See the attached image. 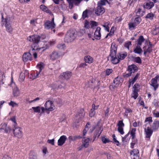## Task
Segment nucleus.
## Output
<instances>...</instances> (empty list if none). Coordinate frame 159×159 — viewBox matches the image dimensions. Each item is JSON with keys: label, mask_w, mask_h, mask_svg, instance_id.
<instances>
[{"label": "nucleus", "mask_w": 159, "mask_h": 159, "mask_svg": "<svg viewBox=\"0 0 159 159\" xmlns=\"http://www.w3.org/2000/svg\"><path fill=\"white\" fill-rule=\"evenodd\" d=\"M45 38V36L44 37H43L42 36L40 37L39 35H35L30 36L28 38V40L33 43L31 45L32 48L30 50V52L31 54H33L35 59L37 57V53L35 52V50L44 48L43 47L39 46L38 44L39 43H41V41L42 43H43L44 41L43 39Z\"/></svg>", "instance_id": "f257e3e1"}, {"label": "nucleus", "mask_w": 159, "mask_h": 159, "mask_svg": "<svg viewBox=\"0 0 159 159\" xmlns=\"http://www.w3.org/2000/svg\"><path fill=\"white\" fill-rule=\"evenodd\" d=\"M76 34L75 31L72 30H69L66 35L64 38L65 42L69 43L73 41L75 39Z\"/></svg>", "instance_id": "f03ea898"}, {"label": "nucleus", "mask_w": 159, "mask_h": 159, "mask_svg": "<svg viewBox=\"0 0 159 159\" xmlns=\"http://www.w3.org/2000/svg\"><path fill=\"white\" fill-rule=\"evenodd\" d=\"M21 128L18 126H16L13 127L12 130L14 136L18 138H20L22 137V134Z\"/></svg>", "instance_id": "7ed1b4c3"}, {"label": "nucleus", "mask_w": 159, "mask_h": 159, "mask_svg": "<svg viewBox=\"0 0 159 159\" xmlns=\"http://www.w3.org/2000/svg\"><path fill=\"white\" fill-rule=\"evenodd\" d=\"M44 106L45 110L49 111H52L55 109V107L53 102L51 101H47L46 102Z\"/></svg>", "instance_id": "20e7f679"}, {"label": "nucleus", "mask_w": 159, "mask_h": 159, "mask_svg": "<svg viewBox=\"0 0 159 159\" xmlns=\"http://www.w3.org/2000/svg\"><path fill=\"white\" fill-rule=\"evenodd\" d=\"M117 49V48L115 44L112 43L111 47L110 52L109 55L111 58L116 56Z\"/></svg>", "instance_id": "39448f33"}, {"label": "nucleus", "mask_w": 159, "mask_h": 159, "mask_svg": "<svg viewBox=\"0 0 159 159\" xmlns=\"http://www.w3.org/2000/svg\"><path fill=\"white\" fill-rule=\"evenodd\" d=\"M2 20L3 24H5V26L7 31L10 33L12 31V28L10 24H8L7 21L8 19L7 18L4 19L3 15H2Z\"/></svg>", "instance_id": "423d86ee"}, {"label": "nucleus", "mask_w": 159, "mask_h": 159, "mask_svg": "<svg viewBox=\"0 0 159 159\" xmlns=\"http://www.w3.org/2000/svg\"><path fill=\"white\" fill-rule=\"evenodd\" d=\"M11 130V128L7 126L6 123H3L0 125V130L6 133H8Z\"/></svg>", "instance_id": "0eeeda50"}, {"label": "nucleus", "mask_w": 159, "mask_h": 159, "mask_svg": "<svg viewBox=\"0 0 159 159\" xmlns=\"http://www.w3.org/2000/svg\"><path fill=\"white\" fill-rule=\"evenodd\" d=\"M131 157L132 159H139V151L136 149H134L130 152Z\"/></svg>", "instance_id": "6e6552de"}, {"label": "nucleus", "mask_w": 159, "mask_h": 159, "mask_svg": "<svg viewBox=\"0 0 159 159\" xmlns=\"http://www.w3.org/2000/svg\"><path fill=\"white\" fill-rule=\"evenodd\" d=\"M105 11L104 8L98 5L97 7L95 10V13L98 16L102 14Z\"/></svg>", "instance_id": "1a4fd4ad"}, {"label": "nucleus", "mask_w": 159, "mask_h": 159, "mask_svg": "<svg viewBox=\"0 0 159 159\" xmlns=\"http://www.w3.org/2000/svg\"><path fill=\"white\" fill-rule=\"evenodd\" d=\"M71 75V72L70 71H66L62 73L60 76V77L61 78L68 80L70 79Z\"/></svg>", "instance_id": "9d476101"}, {"label": "nucleus", "mask_w": 159, "mask_h": 159, "mask_svg": "<svg viewBox=\"0 0 159 159\" xmlns=\"http://www.w3.org/2000/svg\"><path fill=\"white\" fill-rule=\"evenodd\" d=\"M22 59L24 62H26L32 60V55L30 52L25 53L22 56Z\"/></svg>", "instance_id": "9b49d317"}, {"label": "nucleus", "mask_w": 159, "mask_h": 159, "mask_svg": "<svg viewBox=\"0 0 159 159\" xmlns=\"http://www.w3.org/2000/svg\"><path fill=\"white\" fill-rule=\"evenodd\" d=\"M138 70V67L134 64L129 65L127 68V70L131 73V74L137 71Z\"/></svg>", "instance_id": "f8f14e48"}, {"label": "nucleus", "mask_w": 159, "mask_h": 159, "mask_svg": "<svg viewBox=\"0 0 159 159\" xmlns=\"http://www.w3.org/2000/svg\"><path fill=\"white\" fill-rule=\"evenodd\" d=\"M101 28L99 27H98L94 33V38L97 39H100L101 34L100 33Z\"/></svg>", "instance_id": "ddd939ff"}, {"label": "nucleus", "mask_w": 159, "mask_h": 159, "mask_svg": "<svg viewBox=\"0 0 159 159\" xmlns=\"http://www.w3.org/2000/svg\"><path fill=\"white\" fill-rule=\"evenodd\" d=\"M102 131V128L100 127H99L94 132V136L93 137L94 139L93 140V141L96 138H98Z\"/></svg>", "instance_id": "4468645a"}, {"label": "nucleus", "mask_w": 159, "mask_h": 159, "mask_svg": "<svg viewBox=\"0 0 159 159\" xmlns=\"http://www.w3.org/2000/svg\"><path fill=\"white\" fill-rule=\"evenodd\" d=\"M45 28L48 29L50 28L52 29L55 27V24L54 22L48 21L46 22L45 24Z\"/></svg>", "instance_id": "2eb2a0df"}, {"label": "nucleus", "mask_w": 159, "mask_h": 159, "mask_svg": "<svg viewBox=\"0 0 159 159\" xmlns=\"http://www.w3.org/2000/svg\"><path fill=\"white\" fill-rule=\"evenodd\" d=\"M67 139L66 136L65 135L61 136L58 140V145L59 146H61L65 143Z\"/></svg>", "instance_id": "dca6fc26"}, {"label": "nucleus", "mask_w": 159, "mask_h": 159, "mask_svg": "<svg viewBox=\"0 0 159 159\" xmlns=\"http://www.w3.org/2000/svg\"><path fill=\"white\" fill-rule=\"evenodd\" d=\"M60 56V55L58 52L55 51H53L50 56V59L53 61L57 59Z\"/></svg>", "instance_id": "f3484780"}, {"label": "nucleus", "mask_w": 159, "mask_h": 159, "mask_svg": "<svg viewBox=\"0 0 159 159\" xmlns=\"http://www.w3.org/2000/svg\"><path fill=\"white\" fill-rule=\"evenodd\" d=\"M154 2L148 1L146 3L145 5H144V7L148 9H150L154 6Z\"/></svg>", "instance_id": "a211bd4d"}, {"label": "nucleus", "mask_w": 159, "mask_h": 159, "mask_svg": "<svg viewBox=\"0 0 159 159\" xmlns=\"http://www.w3.org/2000/svg\"><path fill=\"white\" fill-rule=\"evenodd\" d=\"M145 132L146 134V137L150 138L153 133V131L150 127H148L147 129H145Z\"/></svg>", "instance_id": "6ab92c4d"}, {"label": "nucleus", "mask_w": 159, "mask_h": 159, "mask_svg": "<svg viewBox=\"0 0 159 159\" xmlns=\"http://www.w3.org/2000/svg\"><path fill=\"white\" fill-rule=\"evenodd\" d=\"M37 67L38 69L39 70V72H38L37 71L36 75V78L37 77L38 75L41 71L44 68V64L43 62H40L39 63L37 66Z\"/></svg>", "instance_id": "aec40b11"}, {"label": "nucleus", "mask_w": 159, "mask_h": 159, "mask_svg": "<svg viewBox=\"0 0 159 159\" xmlns=\"http://www.w3.org/2000/svg\"><path fill=\"white\" fill-rule=\"evenodd\" d=\"M84 60L86 63L90 64L93 62V59L90 56L87 55L84 57Z\"/></svg>", "instance_id": "412c9836"}, {"label": "nucleus", "mask_w": 159, "mask_h": 159, "mask_svg": "<svg viewBox=\"0 0 159 159\" xmlns=\"http://www.w3.org/2000/svg\"><path fill=\"white\" fill-rule=\"evenodd\" d=\"M144 40L145 39L143 36H139L136 41L137 46L139 45V46H140Z\"/></svg>", "instance_id": "4be33fe9"}, {"label": "nucleus", "mask_w": 159, "mask_h": 159, "mask_svg": "<svg viewBox=\"0 0 159 159\" xmlns=\"http://www.w3.org/2000/svg\"><path fill=\"white\" fill-rule=\"evenodd\" d=\"M133 52L135 53H137L140 55L143 52V50L141 48L140 46L139 45L136 46L135 48L133 50Z\"/></svg>", "instance_id": "5701e85b"}, {"label": "nucleus", "mask_w": 159, "mask_h": 159, "mask_svg": "<svg viewBox=\"0 0 159 159\" xmlns=\"http://www.w3.org/2000/svg\"><path fill=\"white\" fill-rule=\"evenodd\" d=\"M40 8L43 11L47 13H51V11L44 5H41L40 6Z\"/></svg>", "instance_id": "b1692460"}, {"label": "nucleus", "mask_w": 159, "mask_h": 159, "mask_svg": "<svg viewBox=\"0 0 159 159\" xmlns=\"http://www.w3.org/2000/svg\"><path fill=\"white\" fill-rule=\"evenodd\" d=\"M151 85L153 86L155 90L158 87V84L157 83V81L154 78L151 80Z\"/></svg>", "instance_id": "393cba45"}, {"label": "nucleus", "mask_w": 159, "mask_h": 159, "mask_svg": "<svg viewBox=\"0 0 159 159\" xmlns=\"http://www.w3.org/2000/svg\"><path fill=\"white\" fill-rule=\"evenodd\" d=\"M159 127V121H154L152 126V128L153 130H157Z\"/></svg>", "instance_id": "a878e982"}, {"label": "nucleus", "mask_w": 159, "mask_h": 159, "mask_svg": "<svg viewBox=\"0 0 159 159\" xmlns=\"http://www.w3.org/2000/svg\"><path fill=\"white\" fill-rule=\"evenodd\" d=\"M90 140L89 138H86L85 137L84 138L82 141H83V144L85 148L88 147L89 145V141Z\"/></svg>", "instance_id": "bb28decb"}, {"label": "nucleus", "mask_w": 159, "mask_h": 159, "mask_svg": "<svg viewBox=\"0 0 159 159\" xmlns=\"http://www.w3.org/2000/svg\"><path fill=\"white\" fill-rule=\"evenodd\" d=\"M127 52L125 53H119L117 54L118 58L120 60H123L127 56Z\"/></svg>", "instance_id": "cd10ccee"}, {"label": "nucleus", "mask_w": 159, "mask_h": 159, "mask_svg": "<svg viewBox=\"0 0 159 159\" xmlns=\"http://www.w3.org/2000/svg\"><path fill=\"white\" fill-rule=\"evenodd\" d=\"M111 60L112 63L114 64H117L120 61V60L116 56L111 58Z\"/></svg>", "instance_id": "c85d7f7f"}, {"label": "nucleus", "mask_w": 159, "mask_h": 159, "mask_svg": "<svg viewBox=\"0 0 159 159\" xmlns=\"http://www.w3.org/2000/svg\"><path fill=\"white\" fill-rule=\"evenodd\" d=\"M121 80V78L117 77L115 78L113 80V84H116L117 86H119L120 82V80Z\"/></svg>", "instance_id": "c756f323"}, {"label": "nucleus", "mask_w": 159, "mask_h": 159, "mask_svg": "<svg viewBox=\"0 0 159 159\" xmlns=\"http://www.w3.org/2000/svg\"><path fill=\"white\" fill-rule=\"evenodd\" d=\"M152 34L156 35L159 33V26L157 25H155V28L153 30L152 32Z\"/></svg>", "instance_id": "7c9ffc66"}, {"label": "nucleus", "mask_w": 159, "mask_h": 159, "mask_svg": "<svg viewBox=\"0 0 159 159\" xmlns=\"http://www.w3.org/2000/svg\"><path fill=\"white\" fill-rule=\"evenodd\" d=\"M19 91L18 89L16 88H15L13 89V94L14 97H17L19 94Z\"/></svg>", "instance_id": "2f4dec72"}, {"label": "nucleus", "mask_w": 159, "mask_h": 159, "mask_svg": "<svg viewBox=\"0 0 159 159\" xmlns=\"http://www.w3.org/2000/svg\"><path fill=\"white\" fill-rule=\"evenodd\" d=\"M136 129L135 128H132L130 132V134L132 137V139H133L135 137V134Z\"/></svg>", "instance_id": "473e14b6"}, {"label": "nucleus", "mask_w": 159, "mask_h": 159, "mask_svg": "<svg viewBox=\"0 0 159 159\" xmlns=\"http://www.w3.org/2000/svg\"><path fill=\"white\" fill-rule=\"evenodd\" d=\"M140 86L139 84L136 83L133 86V91L138 92Z\"/></svg>", "instance_id": "72a5a7b5"}, {"label": "nucleus", "mask_w": 159, "mask_h": 159, "mask_svg": "<svg viewBox=\"0 0 159 159\" xmlns=\"http://www.w3.org/2000/svg\"><path fill=\"white\" fill-rule=\"evenodd\" d=\"M137 16L140 17L143 16L142 12L141 9L140 8H139L138 10H135Z\"/></svg>", "instance_id": "f704fd0d"}, {"label": "nucleus", "mask_w": 159, "mask_h": 159, "mask_svg": "<svg viewBox=\"0 0 159 159\" xmlns=\"http://www.w3.org/2000/svg\"><path fill=\"white\" fill-rule=\"evenodd\" d=\"M134 61L136 62L139 64H141L142 63V60L139 57H133Z\"/></svg>", "instance_id": "c9c22d12"}, {"label": "nucleus", "mask_w": 159, "mask_h": 159, "mask_svg": "<svg viewBox=\"0 0 159 159\" xmlns=\"http://www.w3.org/2000/svg\"><path fill=\"white\" fill-rule=\"evenodd\" d=\"M106 2H108V1L107 0H101L100 2H98V5L102 7L103 5H106Z\"/></svg>", "instance_id": "e433bc0d"}, {"label": "nucleus", "mask_w": 159, "mask_h": 159, "mask_svg": "<svg viewBox=\"0 0 159 159\" xmlns=\"http://www.w3.org/2000/svg\"><path fill=\"white\" fill-rule=\"evenodd\" d=\"M110 22H108L105 23L104 24L102 25L104 28L105 30L108 32L109 31V28L108 26Z\"/></svg>", "instance_id": "4c0bfd02"}, {"label": "nucleus", "mask_w": 159, "mask_h": 159, "mask_svg": "<svg viewBox=\"0 0 159 159\" xmlns=\"http://www.w3.org/2000/svg\"><path fill=\"white\" fill-rule=\"evenodd\" d=\"M154 16V14L152 13H149L145 17L146 18H148L150 20H152Z\"/></svg>", "instance_id": "58836bf2"}, {"label": "nucleus", "mask_w": 159, "mask_h": 159, "mask_svg": "<svg viewBox=\"0 0 159 159\" xmlns=\"http://www.w3.org/2000/svg\"><path fill=\"white\" fill-rule=\"evenodd\" d=\"M25 78V74L24 73L21 72L20 75L19 80L20 82L23 81Z\"/></svg>", "instance_id": "ea45409f"}, {"label": "nucleus", "mask_w": 159, "mask_h": 159, "mask_svg": "<svg viewBox=\"0 0 159 159\" xmlns=\"http://www.w3.org/2000/svg\"><path fill=\"white\" fill-rule=\"evenodd\" d=\"M133 93L131 94V97L133 98L134 99H136L138 96V92L133 91Z\"/></svg>", "instance_id": "a19ab883"}, {"label": "nucleus", "mask_w": 159, "mask_h": 159, "mask_svg": "<svg viewBox=\"0 0 159 159\" xmlns=\"http://www.w3.org/2000/svg\"><path fill=\"white\" fill-rule=\"evenodd\" d=\"M32 108L34 110V112H35L40 113L41 111L40 107L38 106L36 107H33Z\"/></svg>", "instance_id": "79ce46f5"}, {"label": "nucleus", "mask_w": 159, "mask_h": 159, "mask_svg": "<svg viewBox=\"0 0 159 159\" xmlns=\"http://www.w3.org/2000/svg\"><path fill=\"white\" fill-rule=\"evenodd\" d=\"M141 19L139 17H138L135 18L134 20V22L136 25H137L139 24L141 21Z\"/></svg>", "instance_id": "37998d69"}, {"label": "nucleus", "mask_w": 159, "mask_h": 159, "mask_svg": "<svg viewBox=\"0 0 159 159\" xmlns=\"http://www.w3.org/2000/svg\"><path fill=\"white\" fill-rule=\"evenodd\" d=\"M139 75V74L137 73L136 74L135 76L132 79V80L131 81V83H132V84H134V82L138 78Z\"/></svg>", "instance_id": "c03bdc74"}, {"label": "nucleus", "mask_w": 159, "mask_h": 159, "mask_svg": "<svg viewBox=\"0 0 159 159\" xmlns=\"http://www.w3.org/2000/svg\"><path fill=\"white\" fill-rule=\"evenodd\" d=\"M128 25L129 29H134L137 25L134 23H129Z\"/></svg>", "instance_id": "a18cd8bd"}, {"label": "nucleus", "mask_w": 159, "mask_h": 159, "mask_svg": "<svg viewBox=\"0 0 159 159\" xmlns=\"http://www.w3.org/2000/svg\"><path fill=\"white\" fill-rule=\"evenodd\" d=\"M131 45V41H127L125 43L124 47L129 50V46Z\"/></svg>", "instance_id": "49530a36"}, {"label": "nucleus", "mask_w": 159, "mask_h": 159, "mask_svg": "<svg viewBox=\"0 0 159 159\" xmlns=\"http://www.w3.org/2000/svg\"><path fill=\"white\" fill-rule=\"evenodd\" d=\"M88 10H86L83 11L82 14V18L83 19H84L88 17Z\"/></svg>", "instance_id": "de8ad7c7"}, {"label": "nucleus", "mask_w": 159, "mask_h": 159, "mask_svg": "<svg viewBox=\"0 0 159 159\" xmlns=\"http://www.w3.org/2000/svg\"><path fill=\"white\" fill-rule=\"evenodd\" d=\"M79 113V116L80 118H82L84 117L85 113L84 112V110L83 109H81Z\"/></svg>", "instance_id": "09e8293b"}, {"label": "nucleus", "mask_w": 159, "mask_h": 159, "mask_svg": "<svg viewBox=\"0 0 159 159\" xmlns=\"http://www.w3.org/2000/svg\"><path fill=\"white\" fill-rule=\"evenodd\" d=\"M113 70L112 69H107L105 71V74L106 75H109L113 72Z\"/></svg>", "instance_id": "8fccbe9b"}, {"label": "nucleus", "mask_w": 159, "mask_h": 159, "mask_svg": "<svg viewBox=\"0 0 159 159\" xmlns=\"http://www.w3.org/2000/svg\"><path fill=\"white\" fill-rule=\"evenodd\" d=\"M64 43L59 44L57 45V47L59 49H63L65 48Z\"/></svg>", "instance_id": "3c124183"}, {"label": "nucleus", "mask_w": 159, "mask_h": 159, "mask_svg": "<svg viewBox=\"0 0 159 159\" xmlns=\"http://www.w3.org/2000/svg\"><path fill=\"white\" fill-rule=\"evenodd\" d=\"M118 128H123L124 126V124L123 123L122 120L119 121L117 125Z\"/></svg>", "instance_id": "603ef678"}, {"label": "nucleus", "mask_w": 159, "mask_h": 159, "mask_svg": "<svg viewBox=\"0 0 159 159\" xmlns=\"http://www.w3.org/2000/svg\"><path fill=\"white\" fill-rule=\"evenodd\" d=\"M9 106H10L12 107H14L16 106H18V104L12 101H11L9 103Z\"/></svg>", "instance_id": "864d4df0"}, {"label": "nucleus", "mask_w": 159, "mask_h": 159, "mask_svg": "<svg viewBox=\"0 0 159 159\" xmlns=\"http://www.w3.org/2000/svg\"><path fill=\"white\" fill-rule=\"evenodd\" d=\"M118 87V86H117L116 84H113L109 86V88L110 90L112 91L114 90L115 88H117Z\"/></svg>", "instance_id": "5fc2aeb1"}, {"label": "nucleus", "mask_w": 159, "mask_h": 159, "mask_svg": "<svg viewBox=\"0 0 159 159\" xmlns=\"http://www.w3.org/2000/svg\"><path fill=\"white\" fill-rule=\"evenodd\" d=\"M102 140L104 143H106L110 142V140H108L106 138L104 137H102Z\"/></svg>", "instance_id": "6e6d98bb"}, {"label": "nucleus", "mask_w": 159, "mask_h": 159, "mask_svg": "<svg viewBox=\"0 0 159 159\" xmlns=\"http://www.w3.org/2000/svg\"><path fill=\"white\" fill-rule=\"evenodd\" d=\"M95 114V111L93 109H92L91 110V111L89 113V116L91 117H92L94 116Z\"/></svg>", "instance_id": "4d7b16f0"}, {"label": "nucleus", "mask_w": 159, "mask_h": 159, "mask_svg": "<svg viewBox=\"0 0 159 159\" xmlns=\"http://www.w3.org/2000/svg\"><path fill=\"white\" fill-rule=\"evenodd\" d=\"M84 27L87 29H89L90 27L89 22L87 20L84 21Z\"/></svg>", "instance_id": "13d9d810"}, {"label": "nucleus", "mask_w": 159, "mask_h": 159, "mask_svg": "<svg viewBox=\"0 0 159 159\" xmlns=\"http://www.w3.org/2000/svg\"><path fill=\"white\" fill-rule=\"evenodd\" d=\"M90 25L92 28L94 26H97L98 25V23L94 21H91L90 22Z\"/></svg>", "instance_id": "bf43d9fd"}, {"label": "nucleus", "mask_w": 159, "mask_h": 159, "mask_svg": "<svg viewBox=\"0 0 159 159\" xmlns=\"http://www.w3.org/2000/svg\"><path fill=\"white\" fill-rule=\"evenodd\" d=\"M11 120L13 121L14 124L13 125V127H15L16 126H17V124L16 123V118L15 116L11 118Z\"/></svg>", "instance_id": "052dcab7"}, {"label": "nucleus", "mask_w": 159, "mask_h": 159, "mask_svg": "<svg viewBox=\"0 0 159 159\" xmlns=\"http://www.w3.org/2000/svg\"><path fill=\"white\" fill-rule=\"evenodd\" d=\"M129 132H128L126 135H125L124 137H122V142L123 143H124L125 142H127L125 140L126 138L129 135Z\"/></svg>", "instance_id": "680f3d73"}, {"label": "nucleus", "mask_w": 159, "mask_h": 159, "mask_svg": "<svg viewBox=\"0 0 159 159\" xmlns=\"http://www.w3.org/2000/svg\"><path fill=\"white\" fill-rule=\"evenodd\" d=\"M89 128V126H88L87 125H86L85 128L83 130V136H84L87 133V131L88 130Z\"/></svg>", "instance_id": "e2e57ef3"}, {"label": "nucleus", "mask_w": 159, "mask_h": 159, "mask_svg": "<svg viewBox=\"0 0 159 159\" xmlns=\"http://www.w3.org/2000/svg\"><path fill=\"white\" fill-rule=\"evenodd\" d=\"M158 102H159L157 100L155 99L153 100L152 103L155 107H159Z\"/></svg>", "instance_id": "0e129e2a"}, {"label": "nucleus", "mask_w": 159, "mask_h": 159, "mask_svg": "<svg viewBox=\"0 0 159 159\" xmlns=\"http://www.w3.org/2000/svg\"><path fill=\"white\" fill-rule=\"evenodd\" d=\"M54 139H48L47 140V142L48 143L51 144L52 145H54Z\"/></svg>", "instance_id": "69168bd1"}, {"label": "nucleus", "mask_w": 159, "mask_h": 159, "mask_svg": "<svg viewBox=\"0 0 159 159\" xmlns=\"http://www.w3.org/2000/svg\"><path fill=\"white\" fill-rule=\"evenodd\" d=\"M152 122V117H147L146 118V119L145 120V122Z\"/></svg>", "instance_id": "338daca9"}, {"label": "nucleus", "mask_w": 159, "mask_h": 159, "mask_svg": "<svg viewBox=\"0 0 159 159\" xmlns=\"http://www.w3.org/2000/svg\"><path fill=\"white\" fill-rule=\"evenodd\" d=\"M118 131L121 134H123L124 133L123 128H118Z\"/></svg>", "instance_id": "774afa93"}]
</instances>
